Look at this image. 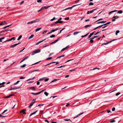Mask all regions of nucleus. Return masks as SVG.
I'll list each match as a JSON object with an SVG mask.
<instances>
[{"label": "nucleus", "mask_w": 123, "mask_h": 123, "mask_svg": "<svg viewBox=\"0 0 123 123\" xmlns=\"http://www.w3.org/2000/svg\"><path fill=\"white\" fill-rule=\"evenodd\" d=\"M41 28H37L35 30V31L36 32H37L40 30L41 29Z\"/></svg>", "instance_id": "nucleus-20"}, {"label": "nucleus", "mask_w": 123, "mask_h": 123, "mask_svg": "<svg viewBox=\"0 0 123 123\" xmlns=\"http://www.w3.org/2000/svg\"><path fill=\"white\" fill-rule=\"evenodd\" d=\"M11 38V39H12V40H15V39H16V38L15 37H13L12 38Z\"/></svg>", "instance_id": "nucleus-49"}, {"label": "nucleus", "mask_w": 123, "mask_h": 123, "mask_svg": "<svg viewBox=\"0 0 123 123\" xmlns=\"http://www.w3.org/2000/svg\"><path fill=\"white\" fill-rule=\"evenodd\" d=\"M66 49L65 48H63V49H62L61 50V51H63V50H65Z\"/></svg>", "instance_id": "nucleus-61"}, {"label": "nucleus", "mask_w": 123, "mask_h": 123, "mask_svg": "<svg viewBox=\"0 0 123 123\" xmlns=\"http://www.w3.org/2000/svg\"><path fill=\"white\" fill-rule=\"evenodd\" d=\"M22 37V35H20L18 37V38L17 39L18 40H19Z\"/></svg>", "instance_id": "nucleus-26"}, {"label": "nucleus", "mask_w": 123, "mask_h": 123, "mask_svg": "<svg viewBox=\"0 0 123 123\" xmlns=\"http://www.w3.org/2000/svg\"><path fill=\"white\" fill-rule=\"evenodd\" d=\"M83 113V112H82V113H81L79 114L78 115H77L76 117H74L73 119H74L75 118L77 117H78L80 115H81Z\"/></svg>", "instance_id": "nucleus-11"}, {"label": "nucleus", "mask_w": 123, "mask_h": 123, "mask_svg": "<svg viewBox=\"0 0 123 123\" xmlns=\"http://www.w3.org/2000/svg\"><path fill=\"white\" fill-rule=\"evenodd\" d=\"M112 41H110L109 42H108L107 43H103V44L106 45L107 44H109V43L111 42Z\"/></svg>", "instance_id": "nucleus-13"}, {"label": "nucleus", "mask_w": 123, "mask_h": 123, "mask_svg": "<svg viewBox=\"0 0 123 123\" xmlns=\"http://www.w3.org/2000/svg\"><path fill=\"white\" fill-rule=\"evenodd\" d=\"M88 34H89V33H88L86 35H84V36H81V37H86Z\"/></svg>", "instance_id": "nucleus-42"}, {"label": "nucleus", "mask_w": 123, "mask_h": 123, "mask_svg": "<svg viewBox=\"0 0 123 123\" xmlns=\"http://www.w3.org/2000/svg\"><path fill=\"white\" fill-rule=\"evenodd\" d=\"M115 107H113V108L112 109V111H114L115 110Z\"/></svg>", "instance_id": "nucleus-63"}, {"label": "nucleus", "mask_w": 123, "mask_h": 123, "mask_svg": "<svg viewBox=\"0 0 123 123\" xmlns=\"http://www.w3.org/2000/svg\"><path fill=\"white\" fill-rule=\"evenodd\" d=\"M91 26V25H86L84 26V27L85 28H86L88 27H90Z\"/></svg>", "instance_id": "nucleus-14"}, {"label": "nucleus", "mask_w": 123, "mask_h": 123, "mask_svg": "<svg viewBox=\"0 0 123 123\" xmlns=\"http://www.w3.org/2000/svg\"><path fill=\"white\" fill-rule=\"evenodd\" d=\"M94 4L92 2H90L89 4V6H91V5H93Z\"/></svg>", "instance_id": "nucleus-36"}, {"label": "nucleus", "mask_w": 123, "mask_h": 123, "mask_svg": "<svg viewBox=\"0 0 123 123\" xmlns=\"http://www.w3.org/2000/svg\"><path fill=\"white\" fill-rule=\"evenodd\" d=\"M58 30V29L57 28H56V29H55L54 30H53V31H54V32L55 31L57 30Z\"/></svg>", "instance_id": "nucleus-60"}, {"label": "nucleus", "mask_w": 123, "mask_h": 123, "mask_svg": "<svg viewBox=\"0 0 123 123\" xmlns=\"http://www.w3.org/2000/svg\"><path fill=\"white\" fill-rule=\"evenodd\" d=\"M98 69V70H99V68H93L92 70L91 69V70H95V69Z\"/></svg>", "instance_id": "nucleus-46"}, {"label": "nucleus", "mask_w": 123, "mask_h": 123, "mask_svg": "<svg viewBox=\"0 0 123 123\" xmlns=\"http://www.w3.org/2000/svg\"><path fill=\"white\" fill-rule=\"evenodd\" d=\"M119 31H120L119 30L117 31L116 33V35H117V34L119 32Z\"/></svg>", "instance_id": "nucleus-35"}, {"label": "nucleus", "mask_w": 123, "mask_h": 123, "mask_svg": "<svg viewBox=\"0 0 123 123\" xmlns=\"http://www.w3.org/2000/svg\"><path fill=\"white\" fill-rule=\"evenodd\" d=\"M58 23H62L63 22V21H59L58 20Z\"/></svg>", "instance_id": "nucleus-62"}, {"label": "nucleus", "mask_w": 123, "mask_h": 123, "mask_svg": "<svg viewBox=\"0 0 123 123\" xmlns=\"http://www.w3.org/2000/svg\"><path fill=\"white\" fill-rule=\"evenodd\" d=\"M123 12L122 10H119V11L117 13H119V14H121Z\"/></svg>", "instance_id": "nucleus-24"}, {"label": "nucleus", "mask_w": 123, "mask_h": 123, "mask_svg": "<svg viewBox=\"0 0 123 123\" xmlns=\"http://www.w3.org/2000/svg\"><path fill=\"white\" fill-rule=\"evenodd\" d=\"M21 43H17L15 44H13L12 45H11L10 46V47L11 48H13L15 47L17 45H18V44Z\"/></svg>", "instance_id": "nucleus-5"}, {"label": "nucleus", "mask_w": 123, "mask_h": 123, "mask_svg": "<svg viewBox=\"0 0 123 123\" xmlns=\"http://www.w3.org/2000/svg\"><path fill=\"white\" fill-rule=\"evenodd\" d=\"M40 21V19H37L32 21L28 22L27 24H31L33 23L37 22H39Z\"/></svg>", "instance_id": "nucleus-1"}, {"label": "nucleus", "mask_w": 123, "mask_h": 123, "mask_svg": "<svg viewBox=\"0 0 123 123\" xmlns=\"http://www.w3.org/2000/svg\"><path fill=\"white\" fill-rule=\"evenodd\" d=\"M28 57H29L28 56H27L25 57L22 61H21V62H20V63H21L22 62L24 61V60L27 59L28 58Z\"/></svg>", "instance_id": "nucleus-7"}, {"label": "nucleus", "mask_w": 123, "mask_h": 123, "mask_svg": "<svg viewBox=\"0 0 123 123\" xmlns=\"http://www.w3.org/2000/svg\"><path fill=\"white\" fill-rule=\"evenodd\" d=\"M101 32V31H97V33L96 34H95L94 35H96L97 34H98V33H99L100 32Z\"/></svg>", "instance_id": "nucleus-38"}, {"label": "nucleus", "mask_w": 123, "mask_h": 123, "mask_svg": "<svg viewBox=\"0 0 123 123\" xmlns=\"http://www.w3.org/2000/svg\"><path fill=\"white\" fill-rule=\"evenodd\" d=\"M120 92H118L116 93V96H117L118 95H119V94H120Z\"/></svg>", "instance_id": "nucleus-48"}, {"label": "nucleus", "mask_w": 123, "mask_h": 123, "mask_svg": "<svg viewBox=\"0 0 123 123\" xmlns=\"http://www.w3.org/2000/svg\"><path fill=\"white\" fill-rule=\"evenodd\" d=\"M37 111H35V112H33V113H31L32 115H34V114H36V113Z\"/></svg>", "instance_id": "nucleus-37"}, {"label": "nucleus", "mask_w": 123, "mask_h": 123, "mask_svg": "<svg viewBox=\"0 0 123 123\" xmlns=\"http://www.w3.org/2000/svg\"><path fill=\"white\" fill-rule=\"evenodd\" d=\"M50 6H43V7L44 8L47 9Z\"/></svg>", "instance_id": "nucleus-33"}, {"label": "nucleus", "mask_w": 123, "mask_h": 123, "mask_svg": "<svg viewBox=\"0 0 123 123\" xmlns=\"http://www.w3.org/2000/svg\"><path fill=\"white\" fill-rule=\"evenodd\" d=\"M47 31L46 30V31H44L43 33V34H45V33H46Z\"/></svg>", "instance_id": "nucleus-54"}, {"label": "nucleus", "mask_w": 123, "mask_h": 123, "mask_svg": "<svg viewBox=\"0 0 123 123\" xmlns=\"http://www.w3.org/2000/svg\"><path fill=\"white\" fill-rule=\"evenodd\" d=\"M36 99H33L32 100V102H31L30 104L29 105V108H30L33 105V104L35 102V101Z\"/></svg>", "instance_id": "nucleus-3"}, {"label": "nucleus", "mask_w": 123, "mask_h": 123, "mask_svg": "<svg viewBox=\"0 0 123 123\" xmlns=\"http://www.w3.org/2000/svg\"><path fill=\"white\" fill-rule=\"evenodd\" d=\"M35 77H33V78H31V79H28L27 80V81H29V80H32L33 79H35Z\"/></svg>", "instance_id": "nucleus-29"}, {"label": "nucleus", "mask_w": 123, "mask_h": 123, "mask_svg": "<svg viewBox=\"0 0 123 123\" xmlns=\"http://www.w3.org/2000/svg\"><path fill=\"white\" fill-rule=\"evenodd\" d=\"M5 38L4 37H2L0 38V42H2V40L4 39Z\"/></svg>", "instance_id": "nucleus-27"}, {"label": "nucleus", "mask_w": 123, "mask_h": 123, "mask_svg": "<svg viewBox=\"0 0 123 123\" xmlns=\"http://www.w3.org/2000/svg\"><path fill=\"white\" fill-rule=\"evenodd\" d=\"M6 116H3L2 115L0 114V117H1V118H3L6 117Z\"/></svg>", "instance_id": "nucleus-39"}, {"label": "nucleus", "mask_w": 123, "mask_h": 123, "mask_svg": "<svg viewBox=\"0 0 123 123\" xmlns=\"http://www.w3.org/2000/svg\"><path fill=\"white\" fill-rule=\"evenodd\" d=\"M24 111H25V110H22L21 111V112H23V114H26V113Z\"/></svg>", "instance_id": "nucleus-28"}, {"label": "nucleus", "mask_w": 123, "mask_h": 123, "mask_svg": "<svg viewBox=\"0 0 123 123\" xmlns=\"http://www.w3.org/2000/svg\"><path fill=\"white\" fill-rule=\"evenodd\" d=\"M44 94L46 96H47L49 94L47 92H44Z\"/></svg>", "instance_id": "nucleus-41"}, {"label": "nucleus", "mask_w": 123, "mask_h": 123, "mask_svg": "<svg viewBox=\"0 0 123 123\" xmlns=\"http://www.w3.org/2000/svg\"><path fill=\"white\" fill-rule=\"evenodd\" d=\"M80 4H77V5H74L73 6H72V7H68L67 8H66L64 10H62V11H63L64 10H68V9H72V8L74 7V6H77V5H80Z\"/></svg>", "instance_id": "nucleus-4"}, {"label": "nucleus", "mask_w": 123, "mask_h": 123, "mask_svg": "<svg viewBox=\"0 0 123 123\" xmlns=\"http://www.w3.org/2000/svg\"><path fill=\"white\" fill-rule=\"evenodd\" d=\"M34 35L33 34H32L29 37L28 39H31L33 37H34Z\"/></svg>", "instance_id": "nucleus-18"}, {"label": "nucleus", "mask_w": 123, "mask_h": 123, "mask_svg": "<svg viewBox=\"0 0 123 123\" xmlns=\"http://www.w3.org/2000/svg\"><path fill=\"white\" fill-rule=\"evenodd\" d=\"M31 94H32L33 95H37L39 94H40V93L39 92H38L37 93H34L33 92H32L31 93Z\"/></svg>", "instance_id": "nucleus-10"}, {"label": "nucleus", "mask_w": 123, "mask_h": 123, "mask_svg": "<svg viewBox=\"0 0 123 123\" xmlns=\"http://www.w3.org/2000/svg\"><path fill=\"white\" fill-rule=\"evenodd\" d=\"M41 51V50L40 49H38L36 50L33 51L32 54H31L32 55H33L36 53L40 52Z\"/></svg>", "instance_id": "nucleus-2"}, {"label": "nucleus", "mask_w": 123, "mask_h": 123, "mask_svg": "<svg viewBox=\"0 0 123 123\" xmlns=\"http://www.w3.org/2000/svg\"><path fill=\"white\" fill-rule=\"evenodd\" d=\"M39 71V70H35L33 71H32L30 72V73H32L33 72H38V71Z\"/></svg>", "instance_id": "nucleus-43"}, {"label": "nucleus", "mask_w": 123, "mask_h": 123, "mask_svg": "<svg viewBox=\"0 0 123 123\" xmlns=\"http://www.w3.org/2000/svg\"><path fill=\"white\" fill-rule=\"evenodd\" d=\"M30 89L32 90H35V88L34 87H30Z\"/></svg>", "instance_id": "nucleus-21"}, {"label": "nucleus", "mask_w": 123, "mask_h": 123, "mask_svg": "<svg viewBox=\"0 0 123 123\" xmlns=\"http://www.w3.org/2000/svg\"><path fill=\"white\" fill-rule=\"evenodd\" d=\"M41 42H42V41H40L38 42L37 43H36V45L38 44L39 43H40Z\"/></svg>", "instance_id": "nucleus-45"}, {"label": "nucleus", "mask_w": 123, "mask_h": 123, "mask_svg": "<svg viewBox=\"0 0 123 123\" xmlns=\"http://www.w3.org/2000/svg\"><path fill=\"white\" fill-rule=\"evenodd\" d=\"M40 84V82L38 81H37V85H39Z\"/></svg>", "instance_id": "nucleus-64"}, {"label": "nucleus", "mask_w": 123, "mask_h": 123, "mask_svg": "<svg viewBox=\"0 0 123 123\" xmlns=\"http://www.w3.org/2000/svg\"><path fill=\"white\" fill-rule=\"evenodd\" d=\"M64 120L66 121H70L71 122V121L70 120V119H64Z\"/></svg>", "instance_id": "nucleus-23"}, {"label": "nucleus", "mask_w": 123, "mask_h": 123, "mask_svg": "<svg viewBox=\"0 0 123 123\" xmlns=\"http://www.w3.org/2000/svg\"><path fill=\"white\" fill-rule=\"evenodd\" d=\"M65 20H69V17H67L66 18H65Z\"/></svg>", "instance_id": "nucleus-56"}, {"label": "nucleus", "mask_w": 123, "mask_h": 123, "mask_svg": "<svg viewBox=\"0 0 123 123\" xmlns=\"http://www.w3.org/2000/svg\"><path fill=\"white\" fill-rule=\"evenodd\" d=\"M20 81L18 80V81H17L16 83H14L13 84V85H16L17 84H18Z\"/></svg>", "instance_id": "nucleus-32"}, {"label": "nucleus", "mask_w": 123, "mask_h": 123, "mask_svg": "<svg viewBox=\"0 0 123 123\" xmlns=\"http://www.w3.org/2000/svg\"><path fill=\"white\" fill-rule=\"evenodd\" d=\"M43 105V104H40L38 105V106H42Z\"/></svg>", "instance_id": "nucleus-58"}, {"label": "nucleus", "mask_w": 123, "mask_h": 123, "mask_svg": "<svg viewBox=\"0 0 123 123\" xmlns=\"http://www.w3.org/2000/svg\"><path fill=\"white\" fill-rule=\"evenodd\" d=\"M55 36L54 35H52L51 36H50V37L51 38H52V37H55Z\"/></svg>", "instance_id": "nucleus-34"}, {"label": "nucleus", "mask_w": 123, "mask_h": 123, "mask_svg": "<svg viewBox=\"0 0 123 123\" xmlns=\"http://www.w3.org/2000/svg\"><path fill=\"white\" fill-rule=\"evenodd\" d=\"M53 32H54V31H53V30H52L50 32H49L47 34V35H48L49 34H50Z\"/></svg>", "instance_id": "nucleus-19"}, {"label": "nucleus", "mask_w": 123, "mask_h": 123, "mask_svg": "<svg viewBox=\"0 0 123 123\" xmlns=\"http://www.w3.org/2000/svg\"><path fill=\"white\" fill-rule=\"evenodd\" d=\"M117 11V10H114V11H111V12H110L109 13H108V14L109 15H110L111 14H112V13H113V12H116Z\"/></svg>", "instance_id": "nucleus-12"}, {"label": "nucleus", "mask_w": 123, "mask_h": 123, "mask_svg": "<svg viewBox=\"0 0 123 123\" xmlns=\"http://www.w3.org/2000/svg\"><path fill=\"white\" fill-rule=\"evenodd\" d=\"M65 66H62L60 67H58L57 68H61L62 67H64Z\"/></svg>", "instance_id": "nucleus-51"}, {"label": "nucleus", "mask_w": 123, "mask_h": 123, "mask_svg": "<svg viewBox=\"0 0 123 123\" xmlns=\"http://www.w3.org/2000/svg\"><path fill=\"white\" fill-rule=\"evenodd\" d=\"M81 32L80 31H76V32H74V34H73L74 35H76L77 34L79 33H80Z\"/></svg>", "instance_id": "nucleus-16"}, {"label": "nucleus", "mask_w": 123, "mask_h": 123, "mask_svg": "<svg viewBox=\"0 0 123 123\" xmlns=\"http://www.w3.org/2000/svg\"><path fill=\"white\" fill-rule=\"evenodd\" d=\"M19 88H14L12 89H8V91H11L12 90H14V89H17Z\"/></svg>", "instance_id": "nucleus-17"}, {"label": "nucleus", "mask_w": 123, "mask_h": 123, "mask_svg": "<svg viewBox=\"0 0 123 123\" xmlns=\"http://www.w3.org/2000/svg\"><path fill=\"white\" fill-rule=\"evenodd\" d=\"M59 40V39H57V40H55L54 41V43H56L57 41H58Z\"/></svg>", "instance_id": "nucleus-52"}, {"label": "nucleus", "mask_w": 123, "mask_h": 123, "mask_svg": "<svg viewBox=\"0 0 123 123\" xmlns=\"http://www.w3.org/2000/svg\"><path fill=\"white\" fill-rule=\"evenodd\" d=\"M115 122V121L114 120H111V121L110 122L111 123H113Z\"/></svg>", "instance_id": "nucleus-57"}, {"label": "nucleus", "mask_w": 123, "mask_h": 123, "mask_svg": "<svg viewBox=\"0 0 123 123\" xmlns=\"http://www.w3.org/2000/svg\"><path fill=\"white\" fill-rule=\"evenodd\" d=\"M52 58V57H49L48 58H47L46 59V60H50Z\"/></svg>", "instance_id": "nucleus-47"}, {"label": "nucleus", "mask_w": 123, "mask_h": 123, "mask_svg": "<svg viewBox=\"0 0 123 123\" xmlns=\"http://www.w3.org/2000/svg\"><path fill=\"white\" fill-rule=\"evenodd\" d=\"M26 64H24L22 65L21 66H20V67L21 68H24L25 67V66H26Z\"/></svg>", "instance_id": "nucleus-25"}, {"label": "nucleus", "mask_w": 123, "mask_h": 123, "mask_svg": "<svg viewBox=\"0 0 123 123\" xmlns=\"http://www.w3.org/2000/svg\"><path fill=\"white\" fill-rule=\"evenodd\" d=\"M65 28H63L61 30L60 32L58 33V34H60V33H61L62 31Z\"/></svg>", "instance_id": "nucleus-31"}, {"label": "nucleus", "mask_w": 123, "mask_h": 123, "mask_svg": "<svg viewBox=\"0 0 123 123\" xmlns=\"http://www.w3.org/2000/svg\"><path fill=\"white\" fill-rule=\"evenodd\" d=\"M93 12L92 10L91 11H88L87 13V14H89L90 13H92Z\"/></svg>", "instance_id": "nucleus-15"}, {"label": "nucleus", "mask_w": 123, "mask_h": 123, "mask_svg": "<svg viewBox=\"0 0 123 123\" xmlns=\"http://www.w3.org/2000/svg\"><path fill=\"white\" fill-rule=\"evenodd\" d=\"M95 32V31H94L92 33H91L90 34V35H89L88 37V38H90V37H91L92 36V35H93L94 33Z\"/></svg>", "instance_id": "nucleus-8"}, {"label": "nucleus", "mask_w": 123, "mask_h": 123, "mask_svg": "<svg viewBox=\"0 0 123 123\" xmlns=\"http://www.w3.org/2000/svg\"><path fill=\"white\" fill-rule=\"evenodd\" d=\"M93 42V39H91L90 41V42L91 43H92Z\"/></svg>", "instance_id": "nucleus-44"}, {"label": "nucleus", "mask_w": 123, "mask_h": 123, "mask_svg": "<svg viewBox=\"0 0 123 123\" xmlns=\"http://www.w3.org/2000/svg\"><path fill=\"white\" fill-rule=\"evenodd\" d=\"M49 80V78H47L44 80V81L45 82L47 81L48 80Z\"/></svg>", "instance_id": "nucleus-50"}, {"label": "nucleus", "mask_w": 123, "mask_h": 123, "mask_svg": "<svg viewBox=\"0 0 123 123\" xmlns=\"http://www.w3.org/2000/svg\"><path fill=\"white\" fill-rule=\"evenodd\" d=\"M98 37V36H95L91 38L90 39H93L95 38H96Z\"/></svg>", "instance_id": "nucleus-22"}, {"label": "nucleus", "mask_w": 123, "mask_h": 123, "mask_svg": "<svg viewBox=\"0 0 123 123\" xmlns=\"http://www.w3.org/2000/svg\"><path fill=\"white\" fill-rule=\"evenodd\" d=\"M45 90V89L43 90L42 91L39 92L40 93V94L42 92L44 91Z\"/></svg>", "instance_id": "nucleus-55"}, {"label": "nucleus", "mask_w": 123, "mask_h": 123, "mask_svg": "<svg viewBox=\"0 0 123 123\" xmlns=\"http://www.w3.org/2000/svg\"><path fill=\"white\" fill-rule=\"evenodd\" d=\"M7 23L5 22V21H4L2 22L1 23H0V25H3L6 24Z\"/></svg>", "instance_id": "nucleus-6"}, {"label": "nucleus", "mask_w": 123, "mask_h": 123, "mask_svg": "<svg viewBox=\"0 0 123 123\" xmlns=\"http://www.w3.org/2000/svg\"><path fill=\"white\" fill-rule=\"evenodd\" d=\"M60 80V79H54L53 80H52V81H51L50 82V83H52V82H54L56 81H57V80Z\"/></svg>", "instance_id": "nucleus-9"}, {"label": "nucleus", "mask_w": 123, "mask_h": 123, "mask_svg": "<svg viewBox=\"0 0 123 123\" xmlns=\"http://www.w3.org/2000/svg\"><path fill=\"white\" fill-rule=\"evenodd\" d=\"M119 18V17L118 16H114L113 17V18H114L115 19H117V18Z\"/></svg>", "instance_id": "nucleus-30"}, {"label": "nucleus", "mask_w": 123, "mask_h": 123, "mask_svg": "<svg viewBox=\"0 0 123 123\" xmlns=\"http://www.w3.org/2000/svg\"><path fill=\"white\" fill-rule=\"evenodd\" d=\"M25 78V77H20V78H19L20 79H24Z\"/></svg>", "instance_id": "nucleus-59"}, {"label": "nucleus", "mask_w": 123, "mask_h": 123, "mask_svg": "<svg viewBox=\"0 0 123 123\" xmlns=\"http://www.w3.org/2000/svg\"><path fill=\"white\" fill-rule=\"evenodd\" d=\"M111 23V22H107V23H106L105 24H103V25H106L107 24H110V23Z\"/></svg>", "instance_id": "nucleus-40"}, {"label": "nucleus", "mask_w": 123, "mask_h": 123, "mask_svg": "<svg viewBox=\"0 0 123 123\" xmlns=\"http://www.w3.org/2000/svg\"><path fill=\"white\" fill-rule=\"evenodd\" d=\"M55 17H54L53 19H51L50 21H53V20H55Z\"/></svg>", "instance_id": "nucleus-53"}]
</instances>
